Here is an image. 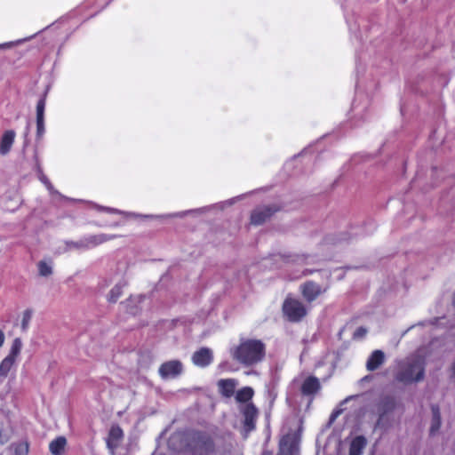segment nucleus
Segmentation results:
<instances>
[{"instance_id":"nucleus-1","label":"nucleus","mask_w":455,"mask_h":455,"mask_svg":"<svg viewBox=\"0 0 455 455\" xmlns=\"http://www.w3.org/2000/svg\"><path fill=\"white\" fill-rule=\"evenodd\" d=\"M233 358L245 366L261 362L266 355L265 344L256 339H242L232 352Z\"/></svg>"},{"instance_id":"nucleus-2","label":"nucleus","mask_w":455,"mask_h":455,"mask_svg":"<svg viewBox=\"0 0 455 455\" xmlns=\"http://www.w3.org/2000/svg\"><path fill=\"white\" fill-rule=\"evenodd\" d=\"M425 366L426 362L422 356H408L399 363L395 379L404 385L419 382L425 377Z\"/></svg>"},{"instance_id":"nucleus-3","label":"nucleus","mask_w":455,"mask_h":455,"mask_svg":"<svg viewBox=\"0 0 455 455\" xmlns=\"http://www.w3.org/2000/svg\"><path fill=\"white\" fill-rule=\"evenodd\" d=\"M188 445L193 455H211L215 451L212 437L204 431H192Z\"/></svg>"},{"instance_id":"nucleus-4","label":"nucleus","mask_w":455,"mask_h":455,"mask_svg":"<svg viewBox=\"0 0 455 455\" xmlns=\"http://www.w3.org/2000/svg\"><path fill=\"white\" fill-rule=\"evenodd\" d=\"M283 313L288 321L298 323L306 316L307 310L301 301L288 297L283 301Z\"/></svg>"},{"instance_id":"nucleus-5","label":"nucleus","mask_w":455,"mask_h":455,"mask_svg":"<svg viewBox=\"0 0 455 455\" xmlns=\"http://www.w3.org/2000/svg\"><path fill=\"white\" fill-rule=\"evenodd\" d=\"M299 435L295 430L283 429L277 455H296L299 451Z\"/></svg>"},{"instance_id":"nucleus-6","label":"nucleus","mask_w":455,"mask_h":455,"mask_svg":"<svg viewBox=\"0 0 455 455\" xmlns=\"http://www.w3.org/2000/svg\"><path fill=\"white\" fill-rule=\"evenodd\" d=\"M240 411L243 417V429L245 435H247L255 428L259 411L256 406L251 403L241 405Z\"/></svg>"},{"instance_id":"nucleus-7","label":"nucleus","mask_w":455,"mask_h":455,"mask_svg":"<svg viewBox=\"0 0 455 455\" xmlns=\"http://www.w3.org/2000/svg\"><path fill=\"white\" fill-rule=\"evenodd\" d=\"M183 371V365L179 360H171L162 363L158 372L163 379H175Z\"/></svg>"},{"instance_id":"nucleus-8","label":"nucleus","mask_w":455,"mask_h":455,"mask_svg":"<svg viewBox=\"0 0 455 455\" xmlns=\"http://www.w3.org/2000/svg\"><path fill=\"white\" fill-rule=\"evenodd\" d=\"M300 291L307 302H312L325 291L320 284L313 281H307L300 285Z\"/></svg>"},{"instance_id":"nucleus-9","label":"nucleus","mask_w":455,"mask_h":455,"mask_svg":"<svg viewBox=\"0 0 455 455\" xmlns=\"http://www.w3.org/2000/svg\"><path fill=\"white\" fill-rule=\"evenodd\" d=\"M277 211L278 208L275 206H263L257 208L251 215V222L254 225H261Z\"/></svg>"},{"instance_id":"nucleus-10","label":"nucleus","mask_w":455,"mask_h":455,"mask_svg":"<svg viewBox=\"0 0 455 455\" xmlns=\"http://www.w3.org/2000/svg\"><path fill=\"white\" fill-rule=\"evenodd\" d=\"M45 98H41L36 104V140L39 141L43 139L45 132L44 126V109H45Z\"/></svg>"},{"instance_id":"nucleus-11","label":"nucleus","mask_w":455,"mask_h":455,"mask_svg":"<svg viewBox=\"0 0 455 455\" xmlns=\"http://www.w3.org/2000/svg\"><path fill=\"white\" fill-rule=\"evenodd\" d=\"M213 361L212 351L208 347H202L192 355V362L195 365L204 368Z\"/></svg>"},{"instance_id":"nucleus-12","label":"nucleus","mask_w":455,"mask_h":455,"mask_svg":"<svg viewBox=\"0 0 455 455\" xmlns=\"http://www.w3.org/2000/svg\"><path fill=\"white\" fill-rule=\"evenodd\" d=\"M124 437V432L118 425H114L110 427L108 436L107 438V447L114 455L115 450L118 447L120 442Z\"/></svg>"},{"instance_id":"nucleus-13","label":"nucleus","mask_w":455,"mask_h":455,"mask_svg":"<svg viewBox=\"0 0 455 455\" xmlns=\"http://www.w3.org/2000/svg\"><path fill=\"white\" fill-rule=\"evenodd\" d=\"M119 235H108V234H97L88 235L84 236V243L87 250L92 249L100 244H102L108 241L120 237Z\"/></svg>"},{"instance_id":"nucleus-14","label":"nucleus","mask_w":455,"mask_h":455,"mask_svg":"<svg viewBox=\"0 0 455 455\" xmlns=\"http://www.w3.org/2000/svg\"><path fill=\"white\" fill-rule=\"evenodd\" d=\"M37 173L38 178L42 183H44L47 188V190L50 192L52 197L60 199V200H66L70 202H83V200H76L73 198L67 197L63 195H61L58 190H56L52 183L50 182L49 179L44 174L41 167L39 164H37Z\"/></svg>"},{"instance_id":"nucleus-15","label":"nucleus","mask_w":455,"mask_h":455,"mask_svg":"<svg viewBox=\"0 0 455 455\" xmlns=\"http://www.w3.org/2000/svg\"><path fill=\"white\" fill-rule=\"evenodd\" d=\"M16 133L13 130L5 131L0 139V155H7L14 142Z\"/></svg>"},{"instance_id":"nucleus-16","label":"nucleus","mask_w":455,"mask_h":455,"mask_svg":"<svg viewBox=\"0 0 455 455\" xmlns=\"http://www.w3.org/2000/svg\"><path fill=\"white\" fill-rule=\"evenodd\" d=\"M236 386L237 381L234 379H222L218 381L220 393L228 398L234 395Z\"/></svg>"},{"instance_id":"nucleus-17","label":"nucleus","mask_w":455,"mask_h":455,"mask_svg":"<svg viewBox=\"0 0 455 455\" xmlns=\"http://www.w3.org/2000/svg\"><path fill=\"white\" fill-rule=\"evenodd\" d=\"M385 362V354L381 350H374L366 362V369L373 371L379 369Z\"/></svg>"},{"instance_id":"nucleus-18","label":"nucleus","mask_w":455,"mask_h":455,"mask_svg":"<svg viewBox=\"0 0 455 455\" xmlns=\"http://www.w3.org/2000/svg\"><path fill=\"white\" fill-rule=\"evenodd\" d=\"M320 389V382L316 377H307L301 385V393L304 395H312Z\"/></svg>"},{"instance_id":"nucleus-19","label":"nucleus","mask_w":455,"mask_h":455,"mask_svg":"<svg viewBox=\"0 0 455 455\" xmlns=\"http://www.w3.org/2000/svg\"><path fill=\"white\" fill-rule=\"evenodd\" d=\"M367 445V440L363 435L355 436L350 443L349 455H362Z\"/></svg>"},{"instance_id":"nucleus-20","label":"nucleus","mask_w":455,"mask_h":455,"mask_svg":"<svg viewBox=\"0 0 455 455\" xmlns=\"http://www.w3.org/2000/svg\"><path fill=\"white\" fill-rule=\"evenodd\" d=\"M432 421L430 427V435H435L441 427V413L438 405H432Z\"/></svg>"},{"instance_id":"nucleus-21","label":"nucleus","mask_w":455,"mask_h":455,"mask_svg":"<svg viewBox=\"0 0 455 455\" xmlns=\"http://www.w3.org/2000/svg\"><path fill=\"white\" fill-rule=\"evenodd\" d=\"M66 444V438L63 436H59L50 443L49 450L52 455H62Z\"/></svg>"},{"instance_id":"nucleus-22","label":"nucleus","mask_w":455,"mask_h":455,"mask_svg":"<svg viewBox=\"0 0 455 455\" xmlns=\"http://www.w3.org/2000/svg\"><path fill=\"white\" fill-rule=\"evenodd\" d=\"M87 203L90 205H92L94 209H96L97 211H100V212H108V213H114V214H120V215H124V216H126V217L136 216V214L133 213V212L121 211V210L116 209V208L102 206V205H100V204H95L93 202H87Z\"/></svg>"},{"instance_id":"nucleus-23","label":"nucleus","mask_w":455,"mask_h":455,"mask_svg":"<svg viewBox=\"0 0 455 455\" xmlns=\"http://www.w3.org/2000/svg\"><path fill=\"white\" fill-rule=\"evenodd\" d=\"M15 363V360L6 356L0 363V382L5 379Z\"/></svg>"},{"instance_id":"nucleus-24","label":"nucleus","mask_w":455,"mask_h":455,"mask_svg":"<svg viewBox=\"0 0 455 455\" xmlns=\"http://www.w3.org/2000/svg\"><path fill=\"white\" fill-rule=\"evenodd\" d=\"M253 395V389L250 387H245L239 389L235 394V400L239 403H248L247 402L251 399Z\"/></svg>"},{"instance_id":"nucleus-25","label":"nucleus","mask_w":455,"mask_h":455,"mask_svg":"<svg viewBox=\"0 0 455 455\" xmlns=\"http://www.w3.org/2000/svg\"><path fill=\"white\" fill-rule=\"evenodd\" d=\"M125 286L124 282L117 283L110 291L108 300L111 303L116 302L119 297L122 295L123 288Z\"/></svg>"},{"instance_id":"nucleus-26","label":"nucleus","mask_w":455,"mask_h":455,"mask_svg":"<svg viewBox=\"0 0 455 455\" xmlns=\"http://www.w3.org/2000/svg\"><path fill=\"white\" fill-rule=\"evenodd\" d=\"M22 348V341L20 338H15L12 341V344L10 348V352L8 354V357L16 361V358L20 354Z\"/></svg>"},{"instance_id":"nucleus-27","label":"nucleus","mask_w":455,"mask_h":455,"mask_svg":"<svg viewBox=\"0 0 455 455\" xmlns=\"http://www.w3.org/2000/svg\"><path fill=\"white\" fill-rule=\"evenodd\" d=\"M394 407H395V402H394L393 398H391V397L383 398L379 404V411H381V416L384 415L386 412L393 410Z\"/></svg>"},{"instance_id":"nucleus-28","label":"nucleus","mask_w":455,"mask_h":455,"mask_svg":"<svg viewBox=\"0 0 455 455\" xmlns=\"http://www.w3.org/2000/svg\"><path fill=\"white\" fill-rule=\"evenodd\" d=\"M66 245H67V249H68V250H71V249H77V250H83V251L87 250L86 244H85L83 237L76 242L68 241V242H66Z\"/></svg>"},{"instance_id":"nucleus-29","label":"nucleus","mask_w":455,"mask_h":455,"mask_svg":"<svg viewBox=\"0 0 455 455\" xmlns=\"http://www.w3.org/2000/svg\"><path fill=\"white\" fill-rule=\"evenodd\" d=\"M38 272L42 276H49L52 273V267L45 261H39Z\"/></svg>"},{"instance_id":"nucleus-30","label":"nucleus","mask_w":455,"mask_h":455,"mask_svg":"<svg viewBox=\"0 0 455 455\" xmlns=\"http://www.w3.org/2000/svg\"><path fill=\"white\" fill-rule=\"evenodd\" d=\"M181 439H182V436L180 434H174L172 435L169 441H168V445L171 449H173V450H180L182 448V444L180 443V445H177L178 443H180L181 442Z\"/></svg>"},{"instance_id":"nucleus-31","label":"nucleus","mask_w":455,"mask_h":455,"mask_svg":"<svg viewBox=\"0 0 455 455\" xmlns=\"http://www.w3.org/2000/svg\"><path fill=\"white\" fill-rule=\"evenodd\" d=\"M28 443L27 442H21L14 445L13 453L14 455H28Z\"/></svg>"},{"instance_id":"nucleus-32","label":"nucleus","mask_w":455,"mask_h":455,"mask_svg":"<svg viewBox=\"0 0 455 455\" xmlns=\"http://www.w3.org/2000/svg\"><path fill=\"white\" fill-rule=\"evenodd\" d=\"M32 310L31 309H26L24 312H23V315H22V320H21V329L22 331H27L28 325H29V323L31 321V318H32Z\"/></svg>"},{"instance_id":"nucleus-33","label":"nucleus","mask_w":455,"mask_h":455,"mask_svg":"<svg viewBox=\"0 0 455 455\" xmlns=\"http://www.w3.org/2000/svg\"><path fill=\"white\" fill-rule=\"evenodd\" d=\"M307 259V256L306 255H299V254H295V255H290V256H287V261L288 262H294V263H304Z\"/></svg>"},{"instance_id":"nucleus-34","label":"nucleus","mask_w":455,"mask_h":455,"mask_svg":"<svg viewBox=\"0 0 455 455\" xmlns=\"http://www.w3.org/2000/svg\"><path fill=\"white\" fill-rule=\"evenodd\" d=\"M366 333H367V330L364 327L361 326L355 331V332L353 334V339H362L366 335Z\"/></svg>"},{"instance_id":"nucleus-35","label":"nucleus","mask_w":455,"mask_h":455,"mask_svg":"<svg viewBox=\"0 0 455 455\" xmlns=\"http://www.w3.org/2000/svg\"><path fill=\"white\" fill-rule=\"evenodd\" d=\"M112 283V279H103L100 282V287L101 289H105L109 286V284Z\"/></svg>"},{"instance_id":"nucleus-36","label":"nucleus","mask_w":455,"mask_h":455,"mask_svg":"<svg viewBox=\"0 0 455 455\" xmlns=\"http://www.w3.org/2000/svg\"><path fill=\"white\" fill-rule=\"evenodd\" d=\"M341 409L333 411L330 416V422H333L337 419V417L341 413Z\"/></svg>"},{"instance_id":"nucleus-37","label":"nucleus","mask_w":455,"mask_h":455,"mask_svg":"<svg viewBox=\"0 0 455 455\" xmlns=\"http://www.w3.org/2000/svg\"><path fill=\"white\" fill-rule=\"evenodd\" d=\"M352 109L355 112V115H359L361 113V108L359 107V105L357 103V100H355L354 101Z\"/></svg>"},{"instance_id":"nucleus-38","label":"nucleus","mask_w":455,"mask_h":455,"mask_svg":"<svg viewBox=\"0 0 455 455\" xmlns=\"http://www.w3.org/2000/svg\"><path fill=\"white\" fill-rule=\"evenodd\" d=\"M25 40H26V39H24V40H19V41H17V42H15V43H13V42H10V43H5V44H0V49L9 48V47H11L12 45H13V44H20V42L25 41Z\"/></svg>"},{"instance_id":"nucleus-39","label":"nucleus","mask_w":455,"mask_h":455,"mask_svg":"<svg viewBox=\"0 0 455 455\" xmlns=\"http://www.w3.org/2000/svg\"><path fill=\"white\" fill-rule=\"evenodd\" d=\"M268 395L272 401H274L275 399L277 393L274 387L268 389Z\"/></svg>"},{"instance_id":"nucleus-40","label":"nucleus","mask_w":455,"mask_h":455,"mask_svg":"<svg viewBox=\"0 0 455 455\" xmlns=\"http://www.w3.org/2000/svg\"><path fill=\"white\" fill-rule=\"evenodd\" d=\"M5 339L4 333L2 330H0V347L4 345Z\"/></svg>"},{"instance_id":"nucleus-41","label":"nucleus","mask_w":455,"mask_h":455,"mask_svg":"<svg viewBox=\"0 0 455 455\" xmlns=\"http://www.w3.org/2000/svg\"><path fill=\"white\" fill-rule=\"evenodd\" d=\"M349 240H350L349 237L342 236V237L339 238L338 240L334 241L333 243H341V242L349 241Z\"/></svg>"},{"instance_id":"nucleus-42","label":"nucleus","mask_w":455,"mask_h":455,"mask_svg":"<svg viewBox=\"0 0 455 455\" xmlns=\"http://www.w3.org/2000/svg\"><path fill=\"white\" fill-rule=\"evenodd\" d=\"M261 455H273V453H272V451H269V450H267V449H264V450L262 451Z\"/></svg>"},{"instance_id":"nucleus-43","label":"nucleus","mask_w":455,"mask_h":455,"mask_svg":"<svg viewBox=\"0 0 455 455\" xmlns=\"http://www.w3.org/2000/svg\"><path fill=\"white\" fill-rule=\"evenodd\" d=\"M313 272H314V270L306 269V270L303 272V275H307L312 274Z\"/></svg>"},{"instance_id":"nucleus-44","label":"nucleus","mask_w":455,"mask_h":455,"mask_svg":"<svg viewBox=\"0 0 455 455\" xmlns=\"http://www.w3.org/2000/svg\"><path fill=\"white\" fill-rule=\"evenodd\" d=\"M183 215H185V212L173 214V216H180V217L183 216Z\"/></svg>"},{"instance_id":"nucleus-45","label":"nucleus","mask_w":455,"mask_h":455,"mask_svg":"<svg viewBox=\"0 0 455 455\" xmlns=\"http://www.w3.org/2000/svg\"><path fill=\"white\" fill-rule=\"evenodd\" d=\"M110 226H111V227H117V226H119V223H118V222H116V223H114V224H112V225H110Z\"/></svg>"},{"instance_id":"nucleus-46","label":"nucleus","mask_w":455,"mask_h":455,"mask_svg":"<svg viewBox=\"0 0 455 455\" xmlns=\"http://www.w3.org/2000/svg\"><path fill=\"white\" fill-rule=\"evenodd\" d=\"M452 304H453V306L455 307V292H454V296H453Z\"/></svg>"},{"instance_id":"nucleus-47","label":"nucleus","mask_w":455,"mask_h":455,"mask_svg":"<svg viewBox=\"0 0 455 455\" xmlns=\"http://www.w3.org/2000/svg\"><path fill=\"white\" fill-rule=\"evenodd\" d=\"M452 370H453V372L455 373V362L453 363Z\"/></svg>"}]
</instances>
